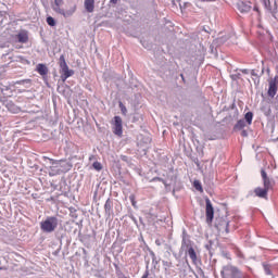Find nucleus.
<instances>
[{
  "label": "nucleus",
  "mask_w": 278,
  "mask_h": 278,
  "mask_svg": "<svg viewBox=\"0 0 278 278\" xmlns=\"http://www.w3.org/2000/svg\"><path fill=\"white\" fill-rule=\"evenodd\" d=\"M261 177L263 179V186L257 187L254 189L255 197H258V199H268V192L270 190H274L275 188V180H273L270 177H268V174L266 173V169H261Z\"/></svg>",
  "instance_id": "obj_1"
},
{
  "label": "nucleus",
  "mask_w": 278,
  "mask_h": 278,
  "mask_svg": "<svg viewBox=\"0 0 278 278\" xmlns=\"http://www.w3.org/2000/svg\"><path fill=\"white\" fill-rule=\"evenodd\" d=\"M59 220L55 216H48L40 223V229L43 233H53L58 229Z\"/></svg>",
  "instance_id": "obj_2"
},
{
  "label": "nucleus",
  "mask_w": 278,
  "mask_h": 278,
  "mask_svg": "<svg viewBox=\"0 0 278 278\" xmlns=\"http://www.w3.org/2000/svg\"><path fill=\"white\" fill-rule=\"evenodd\" d=\"M59 66L61 68L60 73L62 81H66L68 77H73V75H75V71L68 68V64L66 63V58L64 54L59 58Z\"/></svg>",
  "instance_id": "obj_3"
},
{
  "label": "nucleus",
  "mask_w": 278,
  "mask_h": 278,
  "mask_svg": "<svg viewBox=\"0 0 278 278\" xmlns=\"http://www.w3.org/2000/svg\"><path fill=\"white\" fill-rule=\"evenodd\" d=\"M113 134L118 136V138L123 137V118L121 116H114L113 118Z\"/></svg>",
  "instance_id": "obj_4"
},
{
  "label": "nucleus",
  "mask_w": 278,
  "mask_h": 278,
  "mask_svg": "<svg viewBox=\"0 0 278 278\" xmlns=\"http://www.w3.org/2000/svg\"><path fill=\"white\" fill-rule=\"evenodd\" d=\"M205 203L206 223L207 225H212V223H214V206L212 205V201H210V199H206Z\"/></svg>",
  "instance_id": "obj_5"
},
{
  "label": "nucleus",
  "mask_w": 278,
  "mask_h": 278,
  "mask_svg": "<svg viewBox=\"0 0 278 278\" xmlns=\"http://www.w3.org/2000/svg\"><path fill=\"white\" fill-rule=\"evenodd\" d=\"M277 90H278V77H275L269 80V87L267 91L268 97H271L273 99L275 94H277Z\"/></svg>",
  "instance_id": "obj_6"
},
{
  "label": "nucleus",
  "mask_w": 278,
  "mask_h": 278,
  "mask_svg": "<svg viewBox=\"0 0 278 278\" xmlns=\"http://www.w3.org/2000/svg\"><path fill=\"white\" fill-rule=\"evenodd\" d=\"M225 270L230 273L232 278H247V276L242 275V271L236 266H226Z\"/></svg>",
  "instance_id": "obj_7"
},
{
  "label": "nucleus",
  "mask_w": 278,
  "mask_h": 278,
  "mask_svg": "<svg viewBox=\"0 0 278 278\" xmlns=\"http://www.w3.org/2000/svg\"><path fill=\"white\" fill-rule=\"evenodd\" d=\"M237 10H239L241 14H247L248 12H251V2L239 1L237 3Z\"/></svg>",
  "instance_id": "obj_8"
},
{
  "label": "nucleus",
  "mask_w": 278,
  "mask_h": 278,
  "mask_svg": "<svg viewBox=\"0 0 278 278\" xmlns=\"http://www.w3.org/2000/svg\"><path fill=\"white\" fill-rule=\"evenodd\" d=\"M15 38H17V41L21 42L22 45H25L29 42V34L27 30H21Z\"/></svg>",
  "instance_id": "obj_9"
},
{
  "label": "nucleus",
  "mask_w": 278,
  "mask_h": 278,
  "mask_svg": "<svg viewBox=\"0 0 278 278\" xmlns=\"http://www.w3.org/2000/svg\"><path fill=\"white\" fill-rule=\"evenodd\" d=\"M75 7L70 11H64V9H60V5L54 8V11L58 12V14H62V16H64L65 18H67V16H73V14H75Z\"/></svg>",
  "instance_id": "obj_10"
},
{
  "label": "nucleus",
  "mask_w": 278,
  "mask_h": 278,
  "mask_svg": "<svg viewBox=\"0 0 278 278\" xmlns=\"http://www.w3.org/2000/svg\"><path fill=\"white\" fill-rule=\"evenodd\" d=\"M36 71L41 75V77L49 75V67H47L46 64H42V63L37 64Z\"/></svg>",
  "instance_id": "obj_11"
},
{
  "label": "nucleus",
  "mask_w": 278,
  "mask_h": 278,
  "mask_svg": "<svg viewBox=\"0 0 278 278\" xmlns=\"http://www.w3.org/2000/svg\"><path fill=\"white\" fill-rule=\"evenodd\" d=\"M84 5L85 10L90 14L94 12V0H85Z\"/></svg>",
  "instance_id": "obj_12"
},
{
  "label": "nucleus",
  "mask_w": 278,
  "mask_h": 278,
  "mask_svg": "<svg viewBox=\"0 0 278 278\" xmlns=\"http://www.w3.org/2000/svg\"><path fill=\"white\" fill-rule=\"evenodd\" d=\"M244 127H247V122L244 119H239L235 125V130L240 131L241 129H244Z\"/></svg>",
  "instance_id": "obj_13"
},
{
  "label": "nucleus",
  "mask_w": 278,
  "mask_h": 278,
  "mask_svg": "<svg viewBox=\"0 0 278 278\" xmlns=\"http://www.w3.org/2000/svg\"><path fill=\"white\" fill-rule=\"evenodd\" d=\"M188 255L193 264H197V252L194 251V248H189Z\"/></svg>",
  "instance_id": "obj_14"
},
{
  "label": "nucleus",
  "mask_w": 278,
  "mask_h": 278,
  "mask_svg": "<svg viewBox=\"0 0 278 278\" xmlns=\"http://www.w3.org/2000/svg\"><path fill=\"white\" fill-rule=\"evenodd\" d=\"M244 121L248 125H253V112L245 113Z\"/></svg>",
  "instance_id": "obj_15"
},
{
  "label": "nucleus",
  "mask_w": 278,
  "mask_h": 278,
  "mask_svg": "<svg viewBox=\"0 0 278 278\" xmlns=\"http://www.w3.org/2000/svg\"><path fill=\"white\" fill-rule=\"evenodd\" d=\"M104 211L106 212V214H110V212H112V202L110 201V199L105 201Z\"/></svg>",
  "instance_id": "obj_16"
},
{
  "label": "nucleus",
  "mask_w": 278,
  "mask_h": 278,
  "mask_svg": "<svg viewBox=\"0 0 278 278\" xmlns=\"http://www.w3.org/2000/svg\"><path fill=\"white\" fill-rule=\"evenodd\" d=\"M193 186L198 192H203V186H201V182L199 180H194Z\"/></svg>",
  "instance_id": "obj_17"
},
{
  "label": "nucleus",
  "mask_w": 278,
  "mask_h": 278,
  "mask_svg": "<svg viewBox=\"0 0 278 278\" xmlns=\"http://www.w3.org/2000/svg\"><path fill=\"white\" fill-rule=\"evenodd\" d=\"M46 21L50 27H55V18L48 16Z\"/></svg>",
  "instance_id": "obj_18"
},
{
  "label": "nucleus",
  "mask_w": 278,
  "mask_h": 278,
  "mask_svg": "<svg viewBox=\"0 0 278 278\" xmlns=\"http://www.w3.org/2000/svg\"><path fill=\"white\" fill-rule=\"evenodd\" d=\"M92 166L94 170H103V165L99 161L93 162Z\"/></svg>",
  "instance_id": "obj_19"
},
{
  "label": "nucleus",
  "mask_w": 278,
  "mask_h": 278,
  "mask_svg": "<svg viewBox=\"0 0 278 278\" xmlns=\"http://www.w3.org/2000/svg\"><path fill=\"white\" fill-rule=\"evenodd\" d=\"M263 268H264L265 275H273V271L270 270V265L263 264Z\"/></svg>",
  "instance_id": "obj_20"
},
{
  "label": "nucleus",
  "mask_w": 278,
  "mask_h": 278,
  "mask_svg": "<svg viewBox=\"0 0 278 278\" xmlns=\"http://www.w3.org/2000/svg\"><path fill=\"white\" fill-rule=\"evenodd\" d=\"M119 109H121V112L124 116L127 115V108L125 106V104H123V102H119Z\"/></svg>",
  "instance_id": "obj_21"
},
{
  "label": "nucleus",
  "mask_w": 278,
  "mask_h": 278,
  "mask_svg": "<svg viewBox=\"0 0 278 278\" xmlns=\"http://www.w3.org/2000/svg\"><path fill=\"white\" fill-rule=\"evenodd\" d=\"M7 108H8L9 112H16L17 111L16 105H14L12 103L7 104Z\"/></svg>",
  "instance_id": "obj_22"
},
{
  "label": "nucleus",
  "mask_w": 278,
  "mask_h": 278,
  "mask_svg": "<svg viewBox=\"0 0 278 278\" xmlns=\"http://www.w3.org/2000/svg\"><path fill=\"white\" fill-rule=\"evenodd\" d=\"M222 223H224V225L226 227V233H229V222L222 220Z\"/></svg>",
  "instance_id": "obj_23"
},
{
  "label": "nucleus",
  "mask_w": 278,
  "mask_h": 278,
  "mask_svg": "<svg viewBox=\"0 0 278 278\" xmlns=\"http://www.w3.org/2000/svg\"><path fill=\"white\" fill-rule=\"evenodd\" d=\"M62 3H63V0H54V5L56 8H60V5H62Z\"/></svg>",
  "instance_id": "obj_24"
},
{
  "label": "nucleus",
  "mask_w": 278,
  "mask_h": 278,
  "mask_svg": "<svg viewBox=\"0 0 278 278\" xmlns=\"http://www.w3.org/2000/svg\"><path fill=\"white\" fill-rule=\"evenodd\" d=\"M241 136H243V138H247L249 136V134L247 132V130H242Z\"/></svg>",
  "instance_id": "obj_25"
},
{
  "label": "nucleus",
  "mask_w": 278,
  "mask_h": 278,
  "mask_svg": "<svg viewBox=\"0 0 278 278\" xmlns=\"http://www.w3.org/2000/svg\"><path fill=\"white\" fill-rule=\"evenodd\" d=\"M251 75H252V77H260V76H257V73H255V70L251 71Z\"/></svg>",
  "instance_id": "obj_26"
},
{
  "label": "nucleus",
  "mask_w": 278,
  "mask_h": 278,
  "mask_svg": "<svg viewBox=\"0 0 278 278\" xmlns=\"http://www.w3.org/2000/svg\"><path fill=\"white\" fill-rule=\"evenodd\" d=\"M110 3H111L112 5H116V3H118V0H110Z\"/></svg>",
  "instance_id": "obj_27"
},
{
  "label": "nucleus",
  "mask_w": 278,
  "mask_h": 278,
  "mask_svg": "<svg viewBox=\"0 0 278 278\" xmlns=\"http://www.w3.org/2000/svg\"><path fill=\"white\" fill-rule=\"evenodd\" d=\"M0 270H5V267H0Z\"/></svg>",
  "instance_id": "obj_28"
},
{
  "label": "nucleus",
  "mask_w": 278,
  "mask_h": 278,
  "mask_svg": "<svg viewBox=\"0 0 278 278\" xmlns=\"http://www.w3.org/2000/svg\"><path fill=\"white\" fill-rule=\"evenodd\" d=\"M147 277H149V276H148V275H143V276H142V278H147Z\"/></svg>",
  "instance_id": "obj_29"
},
{
  "label": "nucleus",
  "mask_w": 278,
  "mask_h": 278,
  "mask_svg": "<svg viewBox=\"0 0 278 278\" xmlns=\"http://www.w3.org/2000/svg\"><path fill=\"white\" fill-rule=\"evenodd\" d=\"M225 274L222 271V278H225V276H224Z\"/></svg>",
  "instance_id": "obj_30"
},
{
  "label": "nucleus",
  "mask_w": 278,
  "mask_h": 278,
  "mask_svg": "<svg viewBox=\"0 0 278 278\" xmlns=\"http://www.w3.org/2000/svg\"><path fill=\"white\" fill-rule=\"evenodd\" d=\"M202 1H214V0H202Z\"/></svg>",
  "instance_id": "obj_31"
},
{
  "label": "nucleus",
  "mask_w": 278,
  "mask_h": 278,
  "mask_svg": "<svg viewBox=\"0 0 278 278\" xmlns=\"http://www.w3.org/2000/svg\"><path fill=\"white\" fill-rule=\"evenodd\" d=\"M23 83H25V80L20 81V84H23Z\"/></svg>",
  "instance_id": "obj_32"
},
{
  "label": "nucleus",
  "mask_w": 278,
  "mask_h": 278,
  "mask_svg": "<svg viewBox=\"0 0 278 278\" xmlns=\"http://www.w3.org/2000/svg\"><path fill=\"white\" fill-rule=\"evenodd\" d=\"M243 73H247V70H244Z\"/></svg>",
  "instance_id": "obj_33"
},
{
  "label": "nucleus",
  "mask_w": 278,
  "mask_h": 278,
  "mask_svg": "<svg viewBox=\"0 0 278 278\" xmlns=\"http://www.w3.org/2000/svg\"><path fill=\"white\" fill-rule=\"evenodd\" d=\"M181 77H182V79H184V74H181Z\"/></svg>",
  "instance_id": "obj_34"
}]
</instances>
